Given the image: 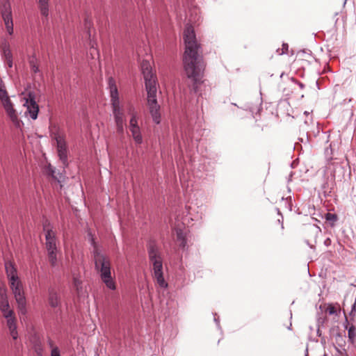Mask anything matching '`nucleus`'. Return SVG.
<instances>
[{"instance_id":"1","label":"nucleus","mask_w":356,"mask_h":356,"mask_svg":"<svg viewBox=\"0 0 356 356\" xmlns=\"http://www.w3.org/2000/svg\"><path fill=\"white\" fill-rule=\"evenodd\" d=\"M185 51L183 58L184 67L187 76L194 82L199 81L204 70L202 56L199 54L200 44L197 42L192 26L187 25L184 31Z\"/></svg>"},{"instance_id":"2","label":"nucleus","mask_w":356,"mask_h":356,"mask_svg":"<svg viewBox=\"0 0 356 356\" xmlns=\"http://www.w3.org/2000/svg\"><path fill=\"white\" fill-rule=\"evenodd\" d=\"M142 71L147 92V103L149 112L154 122L156 124H159L161 116L159 113V106L158 105L156 100V81L149 62H143Z\"/></svg>"},{"instance_id":"3","label":"nucleus","mask_w":356,"mask_h":356,"mask_svg":"<svg viewBox=\"0 0 356 356\" xmlns=\"http://www.w3.org/2000/svg\"><path fill=\"white\" fill-rule=\"evenodd\" d=\"M108 84L110 91L111 104L117 131L119 134H122L124 131V114L120 106L115 80L111 76L109 77L108 79Z\"/></svg>"},{"instance_id":"4","label":"nucleus","mask_w":356,"mask_h":356,"mask_svg":"<svg viewBox=\"0 0 356 356\" xmlns=\"http://www.w3.org/2000/svg\"><path fill=\"white\" fill-rule=\"evenodd\" d=\"M95 266L102 282L111 290L116 289L115 281L111 275L110 259L96 250L94 252Z\"/></svg>"},{"instance_id":"5","label":"nucleus","mask_w":356,"mask_h":356,"mask_svg":"<svg viewBox=\"0 0 356 356\" xmlns=\"http://www.w3.org/2000/svg\"><path fill=\"white\" fill-rule=\"evenodd\" d=\"M148 257L152 266L154 276L161 288H167L168 283L165 281L163 273V258L161 253L155 243L152 242L147 246Z\"/></svg>"},{"instance_id":"6","label":"nucleus","mask_w":356,"mask_h":356,"mask_svg":"<svg viewBox=\"0 0 356 356\" xmlns=\"http://www.w3.org/2000/svg\"><path fill=\"white\" fill-rule=\"evenodd\" d=\"M52 137L56 142V149L58 157L64 166H67V146L65 135L59 131L53 134Z\"/></svg>"},{"instance_id":"7","label":"nucleus","mask_w":356,"mask_h":356,"mask_svg":"<svg viewBox=\"0 0 356 356\" xmlns=\"http://www.w3.org/2000/svg\"><path fill=\"white\" fill-rule=\"evenodd\" d=\"M0 100L7 115L13 122L16 123L18 120L17 114L8 95L7 91H0Z\"/></svg>"},{"instance_id":"8","label":"nucleus","mask_w":356,"mask_h":356,"mask_svg":"<svg viewBox=\"0 0 356 356\" xmlns=\"http://www.w3.org/2000/svg\"><path fill=\"white\" fill-rule=\"evenodd\" d=\"M24 99L25 102L24 103V106L26 107V113H28L33 120L37 119L39 112V106L35 101L34 94L29 92L28 97L24 98Z\"/></svg>"},{"instance_id":"9","label":"nucleus","mask_w":356,"mask_h":356,"mask_svg":"<svg viewBox=\"0 0 356 356\" xmlns=\"http://www.w3.org/2000/svg\"><path fill=\"white\" fill-rule=\"evenodd\" d=\"M1 15L3 19L6 31L9 35L13 33V22L11 7L8 2H6L1 9Z\"/></svg>"},{"instance_id":"10","label":"nucleus","mask_w":356,"mask_h":356,"mask_svg":"<svg viewBox=\"0 0 356 356\" xmlns=\"http://www.w3.org/2000/svg\"><path fill=\"white\" fill-rule=\"evenodd\" d=\"M21 314L26 313V301L22 286L12 290Z\"/></svg>"},{"instance_id":"11","label":"nucleus","mask_w":356,"mask_h":356,"mask_svg":"<svg viewBox=\"0 0 356 356\" xmlns=\"http://www.w3.org/2000/svg\"><path fill=\"white\" fill-rule=\"evenodd\" d=\"M44 229L46 232L45 245L47 252H57L56 238L54 232H53L52 229L47 228L46 225H44Z\"/></svg>"},{"instance_id":"12","label":"nucleus","mask_w":356,"mask_h":356,"mask_svg":"<svg viewBox=\"0 0 356 356\" xmlns=\"http://www.w3.org/2000/svg\"><path fill=\"white\" fill-rule=\"evenodd\" d=\"M29 341L36 354L38 356H42L43 353V346L40 336L36 333H33L31 335Z\"/></svg>"},{"instance_id":"13","label":"nucleus","mask_w":356,"mask_h":356,"mask_svg":"<svg viewBox=\"0 0 356 356\" xmlns=\"http://www.w3.org/2000/svg\"><path fill=\"white\" fill-rule=\"evenodd\" d=\"M0 310L3 314L6 313V312L12 311L10 309V305L6 289H0Z\"/></svg>"},{"instance_id":"14","label":"nucleus","mask_w":356,"mask_h":356,"mask_svg":"<svg viewBox=\"0 0 356 356\" xmlns=\"http://www.w3.org/2000/svg\"><path fill=\"white\" fill-rule=\"evenodd\" d=\"M175 232L176 241L178 243L179 246L182 250H185L187 244L186 232L179 227L175 229Z\"/></svg>"},{"instance_id":"15","label":"nucleus","mask_w":356,"mask_h":356,"mask_svg":"<svg viewBox=\"0 0 356 356\" xmlns=\"http://www.w3.org/2000/svg\"><path fill=\"white\" fill-rule=\"evenodd\" d=\"M5 318H6L7 326L8 330H15L17 328L15 318L13 316V311L6 312L3 314Z\"/></svg>"},{"instance_id":"16","label":"nucleus","mask_w":356,"mask_h":356,"mask_svg":"<svg viewBox=\"0 0 356 356\" xmlns=\"http://www.w3.org/2000/svg\"><path fill=\"white\" fill-rule=\"evenodd\" d=\"M130 131L131 132L132 137L136 145H140L143 143V136L140 131V128L139 127L130 129Z\"/></svg>"},{"instance_id":"17","label":"nucleus","mask_w":356,"mask_h":356,"mask_svg":"<svg viewBox=\"0 0 356 356\" xmlns=\"http://www.w3.org/2000/svg\"><path fill=\"white\" fill-rule=\"evenodd\" d=\"M49 303L52 307H58L60 305L59 296L58 293L53 290L49 291Z\"/></svg>"},{"instance_id":"18","label":"nucleus","mask_w":356,"mask_h":356,"mask_svg":"<svg viewBox=\"0 0 356 356\" xmlns=\"http://www.w3.org/2000/svg\"><path fill=\"white\" fill-rule=\"evenodd\" d=\"M5 268L8 280L13 277L15 278L17 276V270L11 262H6L5 264Z\"/></svg>"},{"instance_id":"19","label":"nucleus","mask_w":356,"mask_h":356,"mask_svg":"<svg viewBox=\"0 0 356 356\" xmlns=\"http://www.w3.org/2000/svg\"><path fill=\"white\" fill-rule=\"evenodd\" d=\"M38 3L42 15L47 17L49 15V0H38Z\"/></svg>"},{"instance_id":"20","label":"nucleus","mask_w":356,"mask_h":356,"mask_svg":"<svg viewBox=\"0 0 356 356\" xmlns=\"http://www.w3.org/2000/svg\"><path fill=\"white\" fill-rule=\"evenodd\" d=\"M347 324H348V321L346 320ZM345 328L348 329V339L351 342L354 341L355 338L356 337V327L355 325H352L348 328V325H345Z\"/></svg>"},{"instance_id":"21","label":"nucleus","mask_w":356,"mask_h":356,"mask_svg":"<svg viewBox=\"0 0 356 356\" xmlns=\"http://www.w3.org/2000/svg\"><path fill=\"white\" fill-rule=\"evenodd\" d=\"M11 290L15 288H18L22 286L21 281L19 280L18 276L15 278L13 277L8 280Z\"/></svg>"},{"instance_id":"22","label":"nucleus","mask_w":356,"mask_h":356,"mask_svg":"<svg viewBox=\"0 0 356 356\" xmlns=\"http://www.w3.org/2000/svg\"><path fill=\"white\" fill-rule=\"evenodd\" d=\"M57 252H48V259L52 267H56L57 265Z\"/></svg>"},{"instance_id":"23","label":"nucleus","mask_w":356,"mask_h":356,"mask_svg":"<svg viewBox=\"0 0 356 356\" xmlns=\"http://www.w3.org/2000/svg\"><path fill=\"white\" fill-rule=\"evenodd\" d=\"M137 127H139L138 124L137 115L136 113H133L131 114V118L129 121V129Z\"/></svg>"},{"instance_id":"24","label":"nucleus","mask_w":356,"mask_h":356,"mask_svg":"<svg viewBox=\"0 0 356 356\" xmlns=\"http://www.w3.org/2000/svg\"><path fill=\"white\" fill-rule=\"evenodd\" d=\"M3 55L5 60L13 58V54L8 46L3 47Z\"/></svg>"},{"instance_id":"25","label":"nucleus","mask_w":356,"mask_h":356,"mask_svg":"<svg viewBox=\"0 0 356 356\" xmlns=\"http://www.w3.org/2000/svg\"><path fill=\"white\" fill-rule=\"evenodd\" d=\"M325 219H326V220H327L329 222H334L337 220V216L334 213H327L325 214Z\"/></svg>"},{"instance_id":"26","label":"nucleus","mask_w":356,"mask_h":356,"mask_svg":"<svg viewBox=\"0 0 356 356\" xmlns=\"http://www.w3.org/2000/svg\"><path fill=\"white\" fill-rule=\"evenodd\" d=\"M47 173L51 176L54 179H56L55 175V168H53L50 164H49L46 168Z\"/></svg>"},{"instance_id":"27","label":"nucleus","mask_w":356,"mask_h":356,"mask_svg":"<svg viewBox=\"0 0 356 356\" xmlns=\"http://www.w3.org/2000/svg\"><path fill=\"white\" fill-rule=\"evenodd\" d=\"M326 312L330 315H337V308L333 305H329V307L326 309Z\"/></svg>"},{"instance_id":"28","label":"nucleus","mask_w":356,"mask_h":356,"mask_svg":"<svg viewBox=\"0 0 356 356\" xmlns=\"http://www.w3.org/2000/svg\"><path fill=\"white\" fill-rule=\"evenodd\" d=\"M73 284H74V286L76 288V291H79V288H81V282L77 277H74Z\"/></svg>"},{"instance_id":"29","label":"nucleus","mask_w":356,"mask_h":356,"mask_svg":"<svg viewBox=\"0 0 356 356\" xmlns=\"http://www.w3.org/2000/svg\"><path fill=\"white\" fill-rule=\"evenodd\" d=\"M9 331H10V334L12 337V338L14 340L17 339L18 337V333L17 331V328H15V330L10 329V330H9Z\"/></svg>"},{"instance_id":"30","label":"nucleus","mask_w":356,"mask_h":356,"mask_svg":"<svg viewBox=\"0 0 356 356\" xmlns=\"http://www.w3.org/2000/svg\"><path fill=\"white\" fill-rule=\"evenodd\" d=\"M51 356H60V350L57 347L52 348Z\"/></svg>"},{"instance_id":"31","label":"nucleus","mask_w":356,"mask_h":356,"mask_svg":"<svg viewBox=\"0 0 356 356\" xmlns=\"http://www.w3.org/2000/svg\"><path fill=\"white\" fill-rule=\"evenodd\" d=\"M288 47H289L288 44H286V43H284L282 44V51L281 52H278V54L280 55H282V54H284L286 53V51L288 50ZM277 51H279V49L277 50Z\"/></svg>"},{"instance_id":"32","label":"nucleus","mask_w":356,"mask_h":356,"mask_svg":"<svg viewBox=\"0 0 356 356\" xmlns=\"http://www.w3.org/2000/svg\"><path fill=\"white\" fill-rule=\"evenodd\" d=\"M5 62H6V65L8 66V67H9V68L13 67V58L9 59V60H6Z\"/></svg>"},{"instance_id":"33","label":"nucleus","mask_w":356,"mask_h":356,"mask_svg":"<svg viewBox=\"0 0 356 356\" xmlns=\"http://www.w3.org/2000/svg\"><path fill=\"white\" fill-rule=\"evenodd\" d=\"M31 70L34 72V73H38L39 72V68L37 65L33 64L31 65Z\"/></svg>"},{"instance_id":"34","label":"nucleus","mask_w":356,"mask_h":356,"mask_svg":"<svg viewBox=\"0 0 356 356\" xmlns=\"http://www.w3.org/2000/svg\"><path fill=\"white\" fill-rule=\"evenodd\" d=\"M215 316H216V314H215ZM214 321L216 322L218 327H220V323H219V318H216L214 316Z\"/></svg>"},{"instance_id":"35","label":"nucleus","mask_w":356,"mask_h":356,"mask_svg":"<svg viewBox=\"0 0 356 356\" xmlns=\"http://www.w3.org/2000/svg\"><path fill=\"white\" fill-rule=\"evenodd\" d=\"M312 121V118L310 116L308 119L305 120V123L309 124Z\"/></svg>"},{"instance_id":"36","label":"nucleus","mask_w":356,"mask_h":356,"mask_svg":"<svg viewBox=\"0 0 356 356\" xmlns=\"http://www.w3.org/2000/svg\"><path fill=\"white\" fill-rule=\"evenodd\" d=\"M90 241H91V244H92L94 247H95V243L94 238H93L92 237H91Z\"/></svg>"},{"instance_id":"37","label":"nucleus","mask_w":356,"mask_h":356,"mask_svg":"<svg viewBox=\"0 0 356 356\" xmlns=\"http://www.w3.org/2000/svg\"><path fill=\"white\" fill-rule=\"evenodd\" d=\"M49 346H50L51 348H54V347H53V342H52L51 340H50V341H49Z\"/></svg>"},{"instance_id":"38","label":"nucleus","mask_w":356,"mask_h":356,"mask_svg":"<svg viewBox=\"0 0 356 356\" xmlns=\"http://www.w3.org/2000/svg\"><path fill=\"white\" fill-rule=\"evenodd\" d=\"M304 114L307 116H309V113L308 111H305L304 112Z\"/></svg>"},{"instance_id":"39","label":"nucleus","mask_w":356,"mask_h":356,"mask_svg":"<svg viewBox=\"0 0 356 356\" xmlns=\"http://www.w3.org/2000/svg\"><path fill=\"white\" fill-rule=\"evenodd\" d=\"M337 337H338L339 338H341V339H342V337H341V335H340V334H338V336H337Z\"/></svg>"},{"instance_id":"40","label":"nucleus","mask_w":356,"mask_h":356,"mask_svg":"<svg viewBox=\"0 0 356 356\" xmlns=\"http://www.w3.org/2000/svg\"><path fill=\"white\" fill-rule=\"evenodd\" d=\"M92 48L94 49V50H96V49L94 47L93 44H92Z\"/></svg>"}]
</instances>
